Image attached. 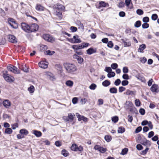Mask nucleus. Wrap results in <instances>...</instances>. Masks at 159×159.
I'll use <instances>...</instances> for the list:
<instances>
[{
    "mask_svg": "<svg viewBox=\"0 0 159 159\" xmlns=\"http://www.w3.org/2000/svg\"><path fill=\"white\" fill-rule=\"evenodd\" d=\"M64 66L67 72L69 73H72L77 70L76 67L73 64L66 63L64 64Z\"/></svg>",
    "mask_w": 159,
    "mask_h": 159,
    "instance_id": "1",
    "label": "nucleus"
},
{
    "mask_svg": "<svg viewBox=\"0 0 159 159\" xmlns=\"http://www.w3.org/2000/svg\"><path fill=\"white\" fill-rule=\"evenodd\" d=\"M72 48L73 49L75 52L73 55L74 59H76L78 61L79 63H80V45H73L72 46Z\"/></svg>",
    "mask_w": 159,
    "mask_h": 159,
    "instance_id": "2",
    "label": "nucleus"
},
{
    "mask_svg": "<svg viewBox=\"0 0 159 159\" xmlns=\"http://www.w3.org/2000/svg\"><path fill=\"white\" fill-rule=\"evenodd\" d=\"M7 71H6V74L4 73L3 75V76L5 80L8 82L12 83L15 80L14 78L12 76L7 74Z\"/></svg>",
    "mask_w": 159,
    "mask_h": 159,
    "instance_id": "3",
    "label": "nucleus"
},
{
    "mask_svg": "<svg viewBox=\"0 0 159 159\" xmlns=\"http://www.w3.org/2000/svg\"><path fill=\"white\" fill-rule=\"evenodd\" d=\"M7 68L10 71L16 74H18L20 73V71L16 66H8Z\"/></svg>",
    "mask_w": 159,
    "mask_h": 159,
    "instance_id": "4",
    "label": "nucleus"
},
{
    "mask_svg": "<svg viewBox=\"0 0 159 159\" xmlns=\"http://www.w3.org/2000/svg\"><path fill=\"white\" fill-rule=\"evenodd\" d=\"M43 38L45 40L50 42H53L55 40L54 38L49 34H43Z\"/></svg>",
    "mask_w": 159,
    "mask_h": 159,
    "instance_id": "5",
    "label": "nucleus"
},
{
    "mask_svg": "<svg viewBox=\"0 0 159 159\" xmlns=\"http://www.w3.org/2000/svg\"><path fill=\"white\" fill-rule=\"evenodd\" d=\"M9 25L13 28L16 29L18 27V24L15 20L12 18H9L8 20Z\"/></svg>",
    "mask_w": 159,
    "mask_h": 159,
    "instance_id": "6",
    "label": "nucleus"
},
{
    "mask_svg": "<svg viewBox=\"0 0 159 159\" xmlns=\"http://www.w3.org/2000/svg\"><path fill=\"white\" fill-rule=\"evenodd\" d=\"M30 33L37 31L38 30L39 28L38 25L35 23L30 25Z\"/></svg>",
    "mask_w": 159,
    "mask_h": 159,
    "instance_id": "7",
    "label": "nucleus"
},
{
    "mask_svg": "<svg viewBox=\"0 0 159 159\" xmlns=\"http://www.w3.org/2000/svg\"><path fill=\"white\" fill-rule=\"evenodd\" d=\"M53 9L56 11H60L64 10L65 7L63 5L58 3L53 6Z\"/></svg>",
    "mask_w": 159,
    "mask_h": 159,
    "instance_id": "8",
    "label": "nucleus"
},
{
    "mask_svg": "<svg viewBox=\"0 0 159 159\" xmlns=\"http://www.w3.org/2000/svg\"><path fill=\"white\" fill-rule=\"evenodd\" d=\"M68 41L73 43H78L80 40L79 39V36L77 35H74L73 38L67 39Z\"/></svg>",
    "mask_w": 159,
    "mask_h": 159,
    "instance_id": "9",
    "label": "nucleus"
},
{
    "mask_svg": "<svg viewBox=\"0 0 159 159\" xmlns=\"http://www.w3.org/2000/svg\"><path fill=\"white\" fill-rule=\"evenodd\" d=\"M21 26L22 29L26 32L30 33V25L23 23L21 24Z\"/></svg>",
    "mask_w": 159,
    "mask_h": 159,
    "instance_id": "10",
    "label": "nucleus"
},
{
    "mask_svg": "<svg viewBox=\"0 0 159 159\" xmlns=\"http://www.w3.org/2000/svg\"><path fill=\"white\" fill-rule=\"evenodd\" d=\"M48 62L41 61L39 63V67L43 69H46L48 68Z\"/></svg>",
    "mask_w": 159,
    "mask_h": 159,
    "instance_id": "11",
    "label": "nucleus"
},
{
    "mask_svg": "<svg viewBox=\"0 0 159 159\" xmlns=\"http://www.w3.org/2000/svg\"><path fill=\"white\" fill-rule=\"evenodd\" d=\"M8 40L9 42L14 43H16L17 42V39L15 36L12 35H8Z\"/></svg>",
    "mask_w": 159,
    "mask_h": 159,
    "instance_id": "12",
    "label": "nucleus"
},
{
    "mask_svg": "<svg viewBox=\"0 0 159 159\" xmlns=\"http://www.w3.org/2000/svg\"><path fill=\"white\" fill-rule=\"evenodd\" d=\"M150 89L153 92L158 93L159 91L158 86L155 84H154L152 85Z\"/></svg>",
    "mask_w": 159,
    "mask_h": 159,
    "instance_id": "13",
    "label": "nucleus"
},
{
    "mask_svg": "<svg viewBox=\"0 0 159 159\" xmlns=\"http://www.w3.org/2000/svg\"><path fill=\"white\" fill-rule=\"evenodd\" d=\"M4 106L6 108H9L11 106V102L8 100H5L2 102Z\"/></svg>",
    "mask_w": 159,
    "mask_h": 159,
    "instance_id": "14",
    "label": "nucleus"
},
{
    "mask_svg": "<svg viewBox=\"0 0 159 159\" xmlns=\"http://www.w3.org/2000/svg\"><path fill=\"white\" fill-rule=\"evenodd\" d=\"M36 9L39 11H43L45 7L39 4H37L35 7Z\"/></svg>",
    "mask_w": 159,
    "mask_h": 159,
    "instance_id": "15",
    "label": "nucleus"
},
{
    "mask_svg": "<svg viewBox=\"0 0 159 159\" xmlns=\"http://www.w3.org/2000/svg\"><path fill=\"white\" fill-rule=\"evenodd\" d=\"M32 132L37 137H39L42 136V134L40 131L33 130H32Z\"/></svg>",
    "mask_w": 159,
    "mask_h": 159,
    "instance_id": "16",
    "label": "nucleus"
},
{
    "mask_svg": "<svg viewBox=\"0 0 159 159\" xmlns=\"http://www.w3.org/2000/svg\"><path fill=\"white\" fill-rule=\"evenodd\" d=\"M20 133L24 136V135H27L28 134V131L25 129H24L20 130Z\"/></svg>",
    "mask_w": 159,
    "mask_h": 159,
    "instance_id": "17",
    "label": "nucleus"
},
{
    "mask_svg": "<svg viewBox=\"0 0 159 159\" xmlns=\"http://www.w3.org/2000/svg\"><path fill=\"white\" fill-rule=\"evenodd\" d=\"M146 48V45L145 44H143L140 45L138 49V52H143V51Z\"/></svg>",
    "mask_w": 159,
    "mask_h": 159,
    "instance_id": "18",
    "label": "nucleus"
},
{
    "mask_svg": "<svg viewBox=\"0 0 159 159\" xmlns=\"http://www.w3.org/2000/svg\"><path fill=\"white\" fill-rule=\"evenodd\" d=\"M86 52L88 54L90 55L93 53H95L96 52V50L92 48H90L88 49Z\"/></svg>",
    "mask_w": 159,
    "mask_h": 159,
    "instance_id": "19",
    "label": "nucleus"
},
{
    "mask_svg": "<svg viewBox=\"0 0 159 159\" xmlns=\"http://www.w3.org/2000/svg\"><path fill=\"white\" fill-rule=\"evenodd\" d=\"M131 0H125V3L126 6L128 7V8L131 9L133 8V6L132 5V3H131L132 6L130 7H129V5L130 3Z\"/></svg>",
    "mask_w": 159,
    "mask_h": 159,
    "instance_id": "20",
    "label": "nucleus"
},
{
    "mask_svg": "<svg viewBox=\"0 0 159 159\" xmlns=\"http://www.w3.org/2000/svg\"><path fill=\"white\" fill-rule=\"evenodd\" d=\"M136 77L138 80H140L142 82H146V80L143 76L140 75H137Z\"/></svg>",
    "mask_w": 159,
    "mask_h": 159,
    "instance_id": "21",
    "label": "nucleus"
},
{
    "mask_svg": "<svg viewBox=\"0 0 159 159\" xmlns=\"http://www.w3.org/2000/svg\"><path fill=\"white\" fill-rule=\"evenodd\" d=\"M48 47L47 45H41L40 46L39 49L41 51H44L48 49Z\"/></svg>",
    "mask_w": 159,
    "mask_h": 159,
    "instance_id": "22",
    "label": "nucleus"
},
{
    "mask_svg": "<svg viewBox=\"0 0 159 159\" xmlns=\"http://www.w3.org/2000/svg\"><path fill=\"white\" fill-rule=\"evenodd\" d=\"M70 148L73 151H77L79 149L78 146L75 144H72Z\"/></svg>",
    "mask_w": 159,
    "mask_h": 159,
    "instance_id": "23",
    "label": "nucleus"
},
{
    "mask_svg": "<svg viewBox=\"0 0 159 159\" xmlns=\"http://www.w3.org/2000/svg\"><path fill=\"white\" fill-rule=\"evenodd\" d=\"M66 84L67 86L71 87L73 85V82L72 81L68 80L66 81Z\"/></svg>",
    "mask_w": 159,
    "mask_h": 159,
    "instance_id": "24",
    "label": "nucleus"
},
{
    "mask_svg": "<svg viewBox=\"0 0 159 159\" xmlns=\"http://www.w3.org/2000/svg\"><path fill=\"white\" fill-rule=\"evenodd\" d=\"M142 144L147 147H149L151 145V143L149 141L146 140L143 142Z\"/></svg>",
    "mask_w": 159,
    "mask_h": 159,
    "instance_id": "25",
    "label": "nucleus"
},
{
    "mask_svg": "<svg viewBox=\"0 0 159 159\" xmlns=\"http://www.w3.org/2000/svg\"><path fill=\"white\" fill-rule=\"evenodd\" d=\"M12 132V130L11 128H8L5 129V133L6 134H10Z\"/></svg>",
    "mask_w": 159,
    "mask_h": 159,
    "instance_id": "26",
    "label": "nucleus"
},
{
    "mask_svg": "<svg viewBox=\"0 0 159 159\" xmlns=\"http://www.w3.org/2000/svg\"><path fill=\"white\" fill-rule=\"evenodd\" d=\"M125 131V129L123 127H120L118 128L117 132L118 133H123Z\"/></svg>",
    "mask_w": 159,
    "mask_h": 159,
    "instance_id": "27",
    "label": "nucleus"
},
{
    "mask_svg": "<svg viewBox=\"0 0 159 159\" xmlns=\"http://www.w3.org/2000/svg\"><path fill=\"white\" fill-rule=\"evenodd\" d=\"M110 92L112 93H117V89L115 87H112L110 89Z\"/></svg>",
    "mask_w": 159,
    "mask_h": 159,
    "instance_id": "28",
    "label": "nucleus"
},
{
    "mask_svg": "<svg viewBox=\"0 0 159 159\" xmlns=\"http://www.w3.org/2000/svg\"><path fill=\"white\" fill-rule=\"evenodd\" d=\"M54 53L55 52L54 51H51L49 50L46 51L44 52V53L45 54L48 55H52L53 54H54Z\"/></svg>",
    "mask_w": 159,
    "mask_h": 159,
    "instance_id": "29",
    "label": "nucleus"
},
{
    "mask_svg": "<svg viewBox=\"0 0 159 159\" xmlns=\"http://www.w3.org/2000/svg\"><path fill=\"white\" fill-rule=\"evenodd\" d=\"M61 11H59L57 10L55 12V15L58 16L60 19H61L62 18V14Z\"/></svg>",
    "mask_w": 159,
    "mask_h": 159,
    "instance_id": "30",
    "label": "nucleus"
},
{
    "mask_svg": "<svg viewBox=\"0 0 159 159\" xmlns=\"http://www.w3.org/2000/svg\"><path fill=\"white\" fill-rule=\"evenodd\" d=\"M102 84L104 86H107L110 84V82L108 80H107L102 82Z\"/></svg>",
    "mask_w": 159,
    "mask_h": 159,
    "instance_id": "31",
    "label": "nucleus"
},
{
    "mask_svg": "<svg viewBox=\"0 0 159 159\" xmlns=\"http://www.w3.org/2000/svg\"><path fill=\"white\" fill-rule=\"evenodd\" d=\"M18 126L19 125L17 123H15L11 125V128L13 129H15L16 128H18Z\"/></svg>",
    "mask_w": 159,
    "mask_h": 159,
    "instance_id": "32",
    "label": "nucleus"
},
{
    "mask_svg": "<svg viewBox=\"0 0 159 159\" xmlns=\"http://www.w3.org/2000/svg\"><path fill=\"white\" fill-rule=\"evenodd\" d=\"M126 94L127 95H135V93L133 91L128 90L126 92Z\"/></svg>",
    "mask_w": 159,
    "mask_h": 159,
    "instance_id": "33",
    "label": "nucleus"
},
{
    "mask_svg": "<svg viewBox=\"0 0 159 159\" xmlns=\"http://www.w3.org/2000/svg\"><path fill=\"white\" fill-rule=\"evenodd\" d=\"M123 43L125 47H129L131 45V43L130 42L127 41H124Z\"/></svg>",
    "mask_w": 159,
    "mask_h": 159,
    "instance_id": "34",
    "label": "nucleus"
},
{
    "mask_svg": "<svg viewBox=\"0 0 159 159\" xmlns=\"http://www.w3.org/2000/svg\"><path fill=\"white\" fill-rule=\"evenodd\" d=\"M6 42L5 38L0 37V44H4Z\"/></svg>",
    "mask_w": 159,
    "mask_h": 159,
    "instance_id": "35",
    "label": "nucleus"
},
{
    "mask_svg": "<svg viewBox=\"0 0 159 159\" xmlns=\"http://www.w3.org/2000/svg\"><path fill=\"white\" fill-rule=\"evenodd\" d=\"M89 45V43H82L81 44V45H80V49L83 48L85 47H86L88 46Z\"/></svg>",
    "mask_w": 159,
    "mask_h": 159,
    "instance_id": "36",
    "label": "nucleus"
},
{
    "mask_svg": "<svg viewBox=\"0 0 159 159\" xmlns=\"http://www.w3.org/2000/svg\"><path fill=\"white\" fill-rule=\"evenodd\" d=\"M118 117L117 116H114L111 118L112 121L115 123L117 122L118 121Z\"/></svg>",
    "mask_w": 159,
    "mask_h": 159,
    "instance_id": "37",
    "label": "nucleus"
},
{
    "mask_svg": "<svg viewBox=\"0 0 159 159\" xmlns=\"http://www.w3.org/2000/svg\"><path fill=\"white\" fill-rule=\"evenodd\" d=\"M125 3L123 1H121L119 2L118 4V6L120 8H122L124 7Z\"/></svg>",
    "mask_w": 159,
    "mask_h": 159,
    "instance_id": "38",
    "label": "nucleus"
},
{
    "mask_svg": "<svg viewBox=\"0 0 159 159\" xmlns=\"http://www.w3.org/2000/svg\"><path fill=\"white\" fill-rule=\"evenodd\" d=\"M105 139L107 142H109L111 139V136L110 135H106L105 137Z\"/></svg>",
    "mask_w": 159,
    "mask_h": 159,
    "instance_id": "39",
    "label": "nucleus"
},
{
    "mask_svg": "<svg viewBox=\"0 0 159 159\" xmlns=\"http://www.w3.org/2000/svg\"><path fill=\"white\" fill-rule=\"evenodd\" d=\"M82 120L84 122H86L88 121V119L83 116H80V121Z\"/></svg>",
    "mask_w": 159,
    "mask_h": 159,
    "instance_id": "40",
    "label": "nucleus"
},
{
    "mask_svg": "<svg viewBox=\"0 0 159 159\" xmlns=\"http://www.w3.org/2000/svg\"><path fill=\"white\" fill-rule=\"evenodd\" d=\"M128 149L127 148H124L122 150V152L120 153L121 154L124 155L126 154L128 151Z\"/></svg>",
    "mask_w": 159,
    "mask_h": 159,
    "instance_id": "41",
    "label": "nucleus"
},
{
    "mask_svg": "<svg viewBox=\"0 0 159 159\" xmlns=\"http://www.w3.org/2000/svg\"><path fill=\"white\" fill-rule=\"evenodd\" d=\"M158 18V16L156 14H154L152 15L151 18L153 20H156Z\"/></svg>",
    "mask_w": 159,
    "mask_h": 159,
    "instance_id": "42",
    "label": "nucleus"
},
{
    "mask_svg": "<svg viewBox=\"0 0 159 159\" xmlns=\"http://www.w3.org/2000/svg\"><path fill=\"white\" fill-rule=\"evenodd\" d=\"M136 13L139 15H141L143 14V11L140 9H138L136 11Z\"/></svg>",
    "mask_w": 159,
    "mask_h": 159,
    "instance_id": "43",
    "label": "nucleus"
},
{
    "mask_svg": "<svg viewBox=\"0 0 159 159\" xmlns=\"http://www.w3.org/2000/svg\"><path fill=\"white\" fill-rule=\"evenodd\" d=\"M115 75V74L114 72H110V73H109L107 74V76L109 78H111V77H113Z\"/></svg>",
    "mask_w": 159,
    "mask_h": 159,
    "instance_id": "44",
    "label": "nucleus"
},
{
    "mask_svg": "<svg viewBox=\"0 0 159 159\" xmlns=\"http://www.w3.org/2000/svg\"><path fill=\"white\" fill-rule=\"evenodd\" d=\"M28 90L31 93H33L34 91V87L33 86H31L28 88Z\"/></svg>",
    "mask_w": 159,
    "mask_h": 159,
    "instance_id": "45",
    "label": "nucleus"
},
{
    "mask_svg": "<svg viewBox=\"0 0 159 159\" xmlns=\"http://www.w3.org/2000/svg\"><path fill=\"white\" fill-rule=\"evenodd\" d=\"M135 105L137 107H139L141 104V102L139 99H136L135 100Z\"/></svg>",
    "mask_w": 159,
    "mask_h": 159,
    "instance_id": "46",
    "label": "nucleus"
},
{
    "mask_svg": "<svg viewBox=\"0 0 159 159\" xmlns=\"http://www.w3.org/2000/svg\"><path fill=\"white\" fill-rule=\"evenodd\" d=\"M68 152L66 150H63L61 151V154L65 157L67 156Z\"/></svg>",
    "mask_w": 159,
    "mask_h": 159,
    "instance_id": "47",
    "label": "nucleus"
},
{
    "mask_svg": "<svg viewBox=\"0 0 159 159\" xmlns=\"http://www.w3.org/2000/svg\"><path fill=\"white\" fill-rule=\"evenodd\" d=\"M70 30L72 32H74L77 30V28L75 27L71 26L70 28Z\"/></svg>",
    "mask_w": 159,
    "mask_h": 159,
    "instance_id": "48",
    "label": "nucleus"
},
{
    "mask_svg": "<svg viewBox=\"0 0 159 159\" xmlns=\"http://www.w3.org/2000/svg\"><path fill=\"white\" fill-rule=\"evenodd\" d=\"M141 24V21L139 20L136 22V23L134 25V26L138 28L140 26Z\"/></svg>",
    "mask_w": 159,
    "mask_h": 159,
    "instance_id": "49",
    "label": "nucleus"
},
{
    "mask_svg": "<svg viewBox=\"0 0 159 159\" xmlns=\"http://www.w3.org/2000/svg\"><path fill=\"white\" fill-rule=\"evenodd\" d=\"M140 60L142 63H144L147 61L146 58L144 57L140 58Z\"/></svg>",
    "mask_w": 159,
    "mask_h": 159,
    "instance_id": "50",
    "label": "nucleus"
},
{
    "mask_svg": "<svg viewBox=\"0 0 159 159\" xmlns=\"http://www.w3.org/2000/svg\"><path fill=\"white\" fill-rule=\"evenodd\" d=\"M107 43V46L110 48H112L113 46V44L112 41H110L108 42Z\"/></svg>",
    "mask_w": 159,
    "mask_h": 159,
    "instance_id": "51",
    "label": "nucleus"
},
{
    "mask_svg": "<svg viewBox=\"0 0 159 159\" xmlns=\"http://www.w3.org/2000/svg\"><path fill=\"white\" fill-rule=\"evenodd\" d=\"M96 85L94 84H93L89 86V88L92 90H94L96 87Z\"/></svg>",
    "mask_w": 159,
    "mask_h": 159,
    "instance_id": "52",
    "label": "nucleus"
},
{
    "mask_svg": "<svg viewBox=\"0 0 159 159\" xmlns=\"http://www.w3.org/2000/svg\"><path fill=\"white\" fill-rule=\"evenodd\" d=\"M121 81L119 79L116 80L114 83L115 85L116 86L119 85Z\"/></svg>",
    "mask_w": 159,
    "mask_h": 159,
    "instance_id": "53",
    "label": "nucleus"
},
{
    "mask_svg": "<svg viewBox=\"0 0 159 159\" xmlns=\"http://www.w3.org/2000/svg\"><path fill=\"white\" fill-rule=\"evenodd\" d=\"M111 66L113 69H115L117 67L118 65L116 63H114L111 65Z\"/></svg>",
    "mask_w": 159,
    "mask_h": 159,
    "instance_id": "54",
    "label": "nucleus"
},
{
    "mask_svg": "<svg viewBox=\"0 0 159 159\" xmlns=\"http://www.w3.org/2000/svg\"><path fill=\"white\" fill-rule=\"evenodd\" d=\"M149 25L148 24L145 23L142 24V27L143 29L147 28L149 27Z\"/></svg>",
    "mask_w": 159,
    "mask_h": 159,
    "instance_id": "55",
    "label": "nucleus"
},
{
    "mask_svg": "<svg viewBox=\"0 0 159 159\" xmlns=\"http://www.w3.org/2000/svg\"><path fill=\"white\" fill-rule=\"evenodd\" d=\"M143 21L144 22L147 23L149 21V18L148 17H145L143 18Z\"/></svg>",
    "mask_w": 159,
    "mask_h": 159,
    "instance_id": "56",
    "label": "nucleus"
},
{
    "mask_svg": "<svg viewBox=\"0 0 159 159\" xmlns=\"http://www.w3.org/2000/svg\"><path fill=\"white\" fill-rule=\"evenodd\" d=\"M107 150L106 148L101 147L99 152L102 153H104Z\"/></svg>",
    "mask_w": 159,
    "mask_h": 159,
    "instance_id": "57",
    "label": "nucleus"
},
{
    "mask_svg": "<svg viewBox=\"0 0 159 159\" xmlns=\"http://www.w3.org/2000/svg\"><path fill=\"white\" fill-rule=\"evenodd\" d=\"M129 82L127 80H123L122 81L121 84L123 86H126L128 84Z\"/></svg>",
    "mask_w": 159,
    "mask_h": 159,
    "instance_id": "58",
    "label": "nucleus"
},
{
    "mask_svg": "<svg viewBox=\"0 0 159 159\" xmlns=\"http://www.w3.org/2000/svg\"><path fill=\"white\" fill-rule=\"evenodd\" d=\"M125 90V88L123 87H120L119 89V91L120 93H121Z\"/></svg>",
    "mask_w": 159,
    "mask_h": 159,
    "instance_id": "59",
    "label": "nucleus"
},
{
    "mask_svg": "<svg viewBox=\"0 0 159 159\" xmlns=\"http://www.w3.org/2000/svg\"><path fill=\"white\" fill-rule=\"evenodd\" d=\"M139 112L141 115H143L145 114V111L144 109L141 108L139 110Z\"/></svg>",
    "mask_w": 159,
    "mask_h": 159,
    "instance_id": "60",
    "label": "nucleus"
},
{
    "mask_svg": "<svg viewBox=\"0 0 159 159\" xmlns=\"http://www.w3.org/2000/svg\"><path fill=\"white\" fill-rule=\"evenodd\" d=\"M78 101V99L77 98L75 97L73 98L72 100V102L74 104H76Z\"/></svg>",
    "mask_w": 159,
    "mask_h": 159,
    "instance_id": "61",
    "label": "nucleus"
},
{
    "mask_svg": "<svg viewBox=\"0 0 159 159\" xmlns=\"http://www.w3.org/2000/svg\"><path fill=\"white\" fill-rule=\"evenodd\" d=\"M123 72L124 73H127L128 72L129 70L127 67H124L123 69Z\"/></svg>",
    "mask_w": 159,
    "mask_h": 159,
    "instance_id": "62",
    "label": "nucleus"
},
{
    "mask_svg": "<svg viewBox=\"0 0 159 159\" xmlns=\"http://www.w3.org/2000/svg\"><path fill=\"white\" fill-rule=\"evenodd\" d=\"M125 15V13L123 11H120L119 13V16L122 17H124Z\"/></svg>",
    "mask_w": 159,
    "mask_h": 159,
    "instance_id": "63",
    "label": "nucleus"
},
{
    "mask_svg": "<svg viewBox=\"0 0 159 159\" xmlns=\"http://www.w3.org/2000/svg\"><path fill=\"white\" fill-rule=\"evenodd\" d=\"M98 105H102L103 104V99H99L98 100Z\"/></svg>",
    "mask_w": 159,
    "mask_h": 159,
    "instance_id": "64",
    "label": "nucleus"
}]
</instances>
